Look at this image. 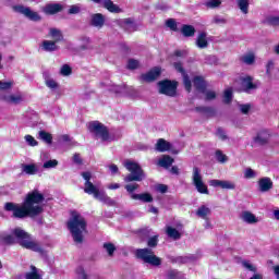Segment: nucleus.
<instances>
[{
  "label": "nucleus",
  "instance_id": "f257e3e1",
  "mask_svg": "<svg viewBox=\"0 0 279 279\" xmlns=\"http://www.w3.org/2000/svg\"><path fill=\"white\" fill-rule=\"evenodd\" d=\"M43 202H45V195L38 190H33L29 192L22 205L14 203H5L4 210L8 213H13L15 219H25V217H37L43 213Z\"/></svg>",
  "mask_w": 279,
  "mask_h": 279
},
{
  "label": "nucleus",
  "instance_id": "f03ea898",
  "mask_svg": "<svg viewBox=\"0 0 279 279\" xmlns=\"http://www.w3.org/2000/svg\"><path fill=\"white\" fill-rule=\"evenodd\" d=\"M1 243L4 245H14V243H20L22 247L25 250H32V252H43V247L36 241V239L32 238L29 233H27L22 228H14L11 230L10 234H3L0 236Z\"/></svg>",
  "mask_w": 279,
  "mask_h": 279
},
{
  "label": "nucleus",
  "instance_id": "7ed1b4c3",
  "mask_svg": "<svg viewBox=\"0 0 279 279\" xmlns=\"http://www.w3.org/2000/svg\"><path fill=\"white\" fill-rule=\"evenodd\" d=\"M86 226V219L80 213H71V218L68 221V230H70L74 243H84V235L87 232Z\"/></svg>",
  "mask_w": 279,
  "mask_h": 279
},
{
  "label": "nucleus",
  "instance_id": "20e7f679",
  "mask_svg": "<svg viewBox=\"0 0 279 279\" xmlns=\"http://www.w3.org/2000/svg\"><path fill=\"white\" fill-rule=\"evenodd\" d=\"M81 175L83 180H85L84 192L87 193V195H93L95 199H98L104 204H108L109 206H112L114 204V201H112V198H110V196H108L106 192L99 191V187L90 182V179L93 178V173H90V171L82 172Z\"/></svg>",
  "mask_w": 279,
  "mask_h": 279
},
{
  "label": "nucleus",
  "instance_id": "39448f33",
  "mask_svg": "<svg viewBox=\"0 0 279 279\" xmlns=\"http://www.w3.org/2000/svg\"><path fill=\"white\" fill-rule=\"evenodd\" d=\"M125 169L130 171V174L124 178L126 182H143L145 180V173L137 162L126 161L124 163Z\"/></svg>",
  "mask_w": 279,
  "mask_h": 279
},
{
  "label": "nucleus",
  "instance_id": "423d86ee",
  "mask_svg": "<svg viewBox=\"0 0 279 279\" xmlns=\"http://www.w3.org/2000/svg\"><path fill=\"white\" fill-rule=\"evenodd\" d=\"M192 184L195 186L197 193H201V195H208V185L204 182L202 170L197 167H194L192 171Z\"/></svg>",
  "mask_w": 279,
  "mask_h": 279
},
{
  "label": "nucleus",
  "instance_id": "0eeeda50",
  "mask_svg": "<svg viewBox=\"0 0 279 279\" xmlns=\"http://www.w3.org/2000/svg\"><path fill=\"white\" fill-rule=\"evenodd\" d=\"M137 258L144 260V263H148V265H153L154 267H158L161 263L160 257L154 255V252L150 248H140L136 251Z\"/></svg>",
  "mask_w": 279,
  "mask_h": 279
},
{
  "label": "nucleus",
  "instance_id": "6e6552de",
  "mask_svg": "<svg viewBox=\"0 0 279 279\" xmlns=\"http://www.w3.org/2000/svg\"><path fill=\"white\" fill-rule=\"evenodd\" d=\"M159 93L161 95H167L168 97H175V93H178V82L175 81H160L158 83Z\"/></svg>",
  "mask_w": 279,
  "mask_h": 279
},
{
  "label": "nucleus",
  "instance_id": "1a4fd4ad",
  "mask_svg": "<svg viewBox=\"0 0 279 279\" xmlns=\"http://www.w3.org/2000/svg\"><path fill=\"white\" fill-rule=\"evenodd\" d=\"M88 129L96 138H100L101 141H108L110 138V135H108V129L99 122L89 123Z\"/></svg>",
  "mask_w": 279,
  "mask_h": 279
},
{
  "label": "nucleus",
  "instance_id": "9d476101",
  "mask_svg": "<svg viewBox=\"0 0 279 279\" xmlns=\"http://www.w3.org/2000/svg\"><path fill=\"white\" fill-rule=\"evenodd\" d=\"M240 90L243 93H252V90H256L258 88V85L253 82L252 76L247 75L240 77Z\"/></svg>",
  "mask_w": 279,
  "mask_h": 279
},
{
  "label": "nucleus",
  "instance_id": "9b49d317",
  "mask_svg": "<svg viewBox=\"0 0 279 279\" xmlns=\"http://www.w3.org/2000/svg\"><path fill=\"white\" fill-rule=\"evenodd\" d=\"M0 99L5 104H11L13 106H16L19 104H22L24 98H23V94L21 92H17L15 94H2L0 95Z\"/></svg>",
  "mask_w": 279,
  "mask_h": 279
},
{
  "label": "nucleus",
  "instance_id": "f8f14e48",
  "mask_svg": "<svg viewBox=\"0 0 279 279\" xmlns=\"http://www.w3.org/2000/svg\"><path fill=\"white\" fill-rule=\"evenodd\" d=\"M14 10L15 12H19L20 14L26 16V19H29V21H40L39 14L29 9L28 7L16 5L14 7Z\"/></svg>",
  "mask_w": 279,
  "mask_h": 279
},
{
  "label": "nucleus",
  "instance_id": "ddd939ff",
  "mask_svg": "<svg viewBox=\"0 0 279 279\" xmlns=\"http://www.w3.org/2000/svg\"><path fill=\"white\" fill-rule=\"evenodd\" d=\"M209 186H214L215 189L219 187V189H225L227 191H234V189H236V184L232 181H228V180H210L209 181Z\"/></svg>",
  "mask_w": 279,
  "mask_h": 279
},
{
  "label": "nucleus",
  "instance_id": "4468645a",
  "mask_svg": "<svg viewBox=\"0 0 279 279\" xmlns=\"http://www.w3.org/2000/svg\"><path fill=\"white\" fill-rule=\"evenodd\" d=\"M174 69H175V71H178L179 73L182 74L185 90H187V93H191V88L193 85L191 83V78H189V74H186V72H184V68L182 66V63L175 62Z\"/></svg>",
  "mask_w": 279,
  "mask_h": 279
},
{
  "label": "nucleus",
  "instance_id": "2eb2a0df",
  "mask_svg": "<svg viewBox=\"0 0 279 279\" xmlns=\"http://www.w3.org/2000/svg\"><path fill=\"white\" fill-rule=\"evenodd\" d=\"M160 73H161L160 68H158V66L153 68L146 74H142L141 81L142 82H155V80H158V77H160Z\"/></svg>",
  "mask_w": 279,
  "mask_h": 279
},
{
  "label": "nucleus",
  "instance_id": "dca6fc26",
  "mask_svg": "<svg viewBox=\"0 0 279 279\" xmlns=\"http://www.w3.org/2000/svg\"><path fill=\"white\" fill-rule=\"evenodd\" d=\"M240 219L241 221H243L244 223H248L250 226L254 225V223H258V217H256V215H254L252 211H247L244 210L240 214Z\"/></svg>",
  "mask_w": 279,
  "mask_h": 279
},
{
  "label": "nucleus",
  "instance_id": "f3484780",
  "mask_svg": "<svg viewBox=\"0 0 279 279\" xmlns=\"http://www.w3.org/2000/svg\"><path fill=\"white\" fill-rule=\"evenodd\" d=\"M106 23V16L101 13H95L92 15L90 25L92 27H97V29H101Z\"/></svg>",
  "mask_w": 279,
  "mask_h": 279
},
{
  "label": "nucleus",
  "instance_id": "a211bd4d",
  "mask_svg": "<svg viewBox=\"0 0 279 279\" xmlns=\"http://www.w3.org/2000/svg\"><path fill=\"white\" fill-rule=\"evenodd\" d=\"M102 8L108 10V12H111V14H121V12H123V10L119 5L114 4L112 0H102Z\"/></svg>",
  "mask_w": 279,
  "mask_h": 279
},
{
  "label": "nucleus",
  "instance_id": "6ab92c4d",
  "mask_svg": "<svg viewBox=\"0 0 279 279\" xmlns=\"http://www.w3.org/2000/svg\"><path fill=\"white\" fill-rule=\"evenodd\" d=\"M43 270L36 268V266H31V271L25 272V279H43Z\"/></svg>",
  "mask_w": 279,
  "mask_h": 279
},
{
  "label": "nucleus",
  "instance_id": "aec40b11",
  "mask_svg": "<svg viewBox=\"0 0 279 279\" xmlns=\"http://www.w3.org/2000/svg\"><path fill=\"white\" fill-rule=\"evenodd\" d=\"M258 186L262 193H267L274 186V182L269 178H263L258 181Z\"/></svg>",
  "mask_w": 279,
  "mask_h": 279
},
{
  "label": "nucleus",
  "instance_id": "412c9836",
  "mask_svg": "<svg viewBox=\"0 0 279 279\" xmlns=\"http://www.w3.org/2000/svg\"><path fill=\"white\" fill-rule=\"evenodd\" d=\"M264 25H270L271 27H279V15L268 14L263 20Z\"/></svg>",
  "mask_w": 279,
  "mask_h": 279
},
{
  "label": "nucleus",
  "instance_id": "4be33fe9",
  "mask_svg": "<svg viewBox=\"0 0 279 279\" xmlns=\"http://www.w3.org/2000/svg\"><path fill=\"white\" fill-rule=\"evenodd\" d=\"M131 198L143 202L144 204H150V202H154V196H151L149 193L132 194Z\"/></svg>",
  "mask_w": 279,
  "mask_h": 279
},
{
  "label": "nucleus",
  "instance_id": "5701e85b",
  "mask_svg": "<svg viewBox=\"0 0 279 279\" xmlns=\"http://www.w3.org/2000/svg\"><path fill=\"white\" fill-rule=\"evenodd\" d=\"M45 14H58V12H62V4L60 3H50L44 8Z\"/></svg>",
  "mask_w": 279,
  "mask_h": 279
},
{
  "label": "nucleus",
  "instance_id": "b1692460",
  "mask_svg": "<svg viewBox=\"0 0 279 279\" xmlns=\"http://www.w3.org/2000/svg\"><path fill=\"white\" fill-rule=\"evenodd\" d=\"M196 47H198V49H206V47H208L207 34L205 32L198 34L196 38Z\"/></svg>",
  "mask_w": 279,
  "mask_h": 279
},
{
  "label": "nucleus",
  "instance_id": "393cba45",
  "mask_svg": "<svg viewBox=\"0 0 279 279\" xmlns=\"http://www.w3.org/2000/svg\"><path fill=\"white\" fill-rule=\"evenodd\" d=\"M193 84L198 93H204V90H206V82L202 76H195Z\"/></svg>",
  "mask_w": 279,
  "mask_h": 279
},
{
  "label": "nucleus",
  "instance_id": "a878e982",
  "mask_svg": "<svg viewBox=\"0 0 279 279\" xmlns=\"http://www.w3.org/2000/svg\"><path fill=\"white\" fill-rule=\"evenodd\" d=\"M254 141L258 144V145H265L266 143H268L269 141V132L268 131H260L256 137L254 138Z\"/></svg>",
  "mask_w": 279,
  "mask_h": 279
},
{
  "label": "nucleus",
  "instance_id": "bb28decb",
  "mask_svg": "<svg viewBox=\"0 0 279 279\" xmlns=\"http://www.w3.org/2000/svg\"><path fill=\"white\" fill-rule=\"evenodd\" d=\"M155 149L157 151H169L171 149V144L162 138L157 141V144L155 146Z\"/></svg>",
  "mask_w": 279,
  "mask_h": 279
},
{
  "label": "nucleus",
  "instance_id": "cd10ccee",
  "mask_svg": "<svg viewBox=\"0 0 279 279\" xmlns=\"http://www.w3.org/2000/svg\"><path fill=\"white\" fill-rule=\"evenodd\" d=\"M159 167H163V169H169L173 165V158L169 155H163L159 160H158Z\"/></svg>",
  "mask_w": 279,
  "mask_h": 279
},
{
  "label": "nucleus",
  "instance_id": "c85d7f7f",
  "mask_svg": "<svg viewBox=\"0 0 279 279\" xmlns=\"http://www.w3.org/2000/svg\"><path fill=\"white\" fill-rule=\"evenodd\" d=\"M56 43L57 41L44 40L41 43L43 51H58V45H56Z\"/></svg>",
  "mask_w": 279,
  "mask_h": 279
},
{
  "label": "nucleus",
  "instance_id": "c756f323",
  "mask_svg": "<svg viewBox=\"0 0 279 279\" xmlns=\"http://www.w3.org/2000/svg\"><path fill=\"white\" fill-rule=\"evenodd\" d=\"M236 5L242 14H250V0H236Z\"/></svg>",
  "mask_w": 279,
  "mask_h": 279
},
{
  "label": "nucleus",
  "instance_id": "7c9ffc66",
  "mask_svg": "<svg viewBox=\"0 0 279 279\" xmlns=\"http://www.w3.org/2000/svg\"><path fill=\"white\" fill-rule=\"evenodd\" d=\"M22 171L27 175H36L38 173V166L31 163L22 166Z\"/></svg>",
  "mask_w": 279,
  "mask_h": 279
},
{
  "label": "nucleus",
  "instance_id": "2f4dec72",
  "mask_svg": "<svg viewBox=\"0 0 279 279\" xmlns=\"http://www.w3.org/2000/svg\"><path fill=\"white\" fill-rule=\"evenodd\" d=\"M210 209L208 208V206L206 205H202L197 211L196 215L197 217H199L201 219H208V215H210Z\"/></svg>",
  "mask_w": 279,
  "mask_h": 279
},
{
  "label": "nucleus",
  "instance_id": "473e14b6",
  "mask_svg": "<svg viewBox=\"0 0 279 279\" xmlns=\"http://www.w3.org/2000/svg\"><path fill=\"white\" fill-rule=\"evenodd\" d=\"M38 138H40V141H44V143H47L48 145H51V143H53V136L50 133H47V131H39Z\"/></svg>",
  "mask_w": 279,
  "mask_h": 279
},
{
  "label": "nucleus",
  "instance_id": "72a5a7b5",
  "mask_svg": "<svg viewBox=\"0 0 279 279\" xmlns=\"http://www.w3.org/2000/svg\"><path fill=\"white\" fill-rule=\"evenodd\" d=\"M181 32L185 37L195 36V27L191 25H183Z\"/></svg>",
  "mask_w": 279,
  "mask_h": 279
},
{
  "label": "nucleus",
  "instance_id": "f704fd0d",
  "mask_svg": "<svg viewBox=\"0 0 279 279\" xmlns=\"http://www.w3.org/2000/svg\"><path fill=\"white\" fill-rule=\"evenodd\" d=\"M49 34L51 38L54 39V43H60L62 40V32L58 28H50Z\"/></svg>",
  "mask_w": 279,
  "mask_h": 279
},
{
  "label": "nucleus",
  "instance_id": "c9c22d12",
  "mask_svg": "<svg viewBox=\"0 0 279 279\" xmlns=\"http://www.w3.org/2000/svg\"><path fill=\"white\" fill-rule=\"evenodd\" d=\"M167 234L170 236V239H174L175 241H178V239L181 236L180 231L172 227L167 228Z\"/></svg>",
  "mask_w": 279,
  "mask_h": 279
},
{
  "label": "nucleus",
  "instance_id": "e433bc0d",
  "mask_svg": "<svg viewBox=\"0 0 279 279\" xmlns=\"http://www.w3.org/2000/svg\"><path fill=\"white\" fill-rule=\"evenodd\" d=\"M45 84L51 90H56V88H58V82H56V80H53V78H51L49 76L45 77Z\"/></svg>",
  "mask_w": 279,
  "mask_h": 279
},
{
  "label": "nucleus",
  "instance_id": "4c0bfd02",
  "mask_svg": "<svg viewBox=\"0 0 279 279\" xmlns=\"http://www.w3.org/2000/svg\"><path fill=\"white\" fill-rule=\"evenodd\" d=\"M242 62H244V64H252L253 62H255L256 57L254 56V53H246L241 58Z\"/></svg>",
  "mask_w": 279,
  "mask_h": 279
},
{
  "label": "nucleus",
  "instance_id": "58836bf2",
  "mask_svg": "<svg viewBox=\"0 0 279 279\" xmlns=\"http://www.w3.org/2000/svg\"><path fill=\"white\" fill-rule=\"evenodd\" d=\"M256 175H258V173L256 171H254V169H252V168H246L244 170L245 180H253V178H256Z\"/></svg>",
  "mask_w": 279,
  "mask_h": 279
},
{
  "label": "nucleus",
  "instance_id": "ea45409f",
  "mask_svg": "<svg viewBox=\"0 0 279 279\" xmlns=\"http://www.w3.org/2000/svg\"><path fill=\"white\" fill-rule=\"evenodd\" d=\"M204 5L214 10L215 8H219V5H221V0H207L205 1Z\"/></svg>",
  "mask_w": 279,
  "mask_h": 279
},
{
  "label": "nucleus",
  "instance_id": "a19ab883",
  "mask_svg": "<svg viewBox=\"0 0 279 279\" xmlns=\"http://www.w3.org/2000/svg\"><path fill=\"white\" fill-rule=\"evenodd\" d=\"M215 156L218 162H220L221 165L226 163V161L228 160V156H226V154H223V151L221 150H216Z\"/></svg>",
  "mask_w": 279,
  "mask_h": 279
},
{
  "label": "nucleus",
  "instance_id": "79ce46f5",
  "mask_svg": "<svg viewBox=\"0 0 279 279\" xmlns=\"http://www.w3.org/2000/svg\"><path fill=\"white\" fill-rule=\"evenodd\" d=\"M57 167H58V160L56 159L48 160L43 165L44 169H56Z\"/></svg>",
  "mask_w": 279,
  "mask_h": 279
},
{
  "label": "nucleus",
  "instance_id": "37998d69",
  "mask_svg": "<svg viewBox=\"0 0 279 279\" xmlns=\"http://www.w3.org/2000/svg\"><path fill=\"white\" fill-rule=\"evenodd\" d=\"M104 247L108 253V256H113L114 252L117 251V247L112 243H105Z\"/></svg>",
  "mask_w": 279,
  "mask_h": 279
},
{
  "label": "nucleus",
  "instance_id": "c03bdc74",
  "mask_svg": "<svg viewBox=\"0 0 279 279\" xmlns=\"http://www.w3.org/2000/svg\"><path fill=\"white\" fill-rule=\"evenodd\" d=\"M24 140L27 143V145H29V147L38 146V141H36V138H34V136L32 135H25Z\"/></svg>",
  "mask_w": 279,
  "mask_h": 279
},
{
  "label": "nucleus",
  "instance_id": "a18cd8bd",
  "mask_svg": "<svg viewBox=\"0 0 279 279\" xmlns=\"http://www.w3.org/2000/svg\"><path fill=\"white\" fill-rule=\"evenodd\" d=\"M225 104H230L232 101V88H227L223 94Z\"/></svg>",
  "mask_w": 279,
  "mask_h": 279
},
{
  "label": "nucleus",
  "instance_id": "49530a36",
  "mask_svg": "<svg viewBox=\"0 0 279 279\" xmlns=\"http://www.w3.org/2000/svg\"><path fill=\"white\" fill-rule=\"evenodd\" d=\"M166 25L172 32H177L178 31V23L173 19H169L168 21H166Z\"/></svg>",
  "mask_w": 279,
  "mask_h": 279
},
{
  "label": "nucleus",
  "instance_id": "de8ad7c7",
  "mask_svg": "<svg viewBox=\"0 0 279 279\" xmlns=\"http://www.w3.org/2000/svg\"><path fill=\"white\" fill-rule=\"evenodd\" d=\"M201 93H203L205 95L207 101H210V100L215 99V97H217V94H215L214 90L204 89V92H201Z\"/></svg>",
  "mask_w": 279,
  "mask_h": 279
},
{
  "label": "nucleus",
  "instance_id": "09e8293b",
  "mask_svg": "<svg viewBox=\"0 0 279 279\" xmlns=\"http://www.w3.org/2000/svg\"><path fill=\"white\" fill-rule=\"evenodd\" d=\"M82 7L80 4H73L69 9V14H80Z\"/></svg>",
  "mask_w": 279,
  "mask_h": 279
},
{
  "label": "nucleus",
  "instance_id": "8fccbe9b",
  "mask_svg": "<svg viewBox=\"0 0 279 279\" xmlns=\"http://www.w3.org/2000/svg\"><path fill=\"white\" fill-rule=\"evenodd\" d=\"M141 63L138 62V60L136 59H130L128 62V69L134 70V69H138V65Z\"/></svg>",
  "mask_w": 279,
  "mask_h": 279
},
{
  "label": "nucleus",
  "instance_id": "3c124183",
  "mask_svg": "<svg viewBox=\"0 0 279 279\" xmlns=\"http://www.w3.org/2000/svg\"><path fill=\"white\" fill-rule=\"evenodd\" d=\"M14 83L0 81V90H10Z\"/></svg>",
  "mask_w": 279,
  "mask_h": 279
},
{
  "label": "nucleus",
  "instance_id": "603ef678",
  "mask_svg": "<svg viewBox=\"0 0 279 279\" xmlns=\"http://www.w3.org/2000/svg\"><path fill=\"white\" fill-rule=\"evenodd\" d=\"M147 245L148 247H156L158 245V235L148 239Z\"/></svg>",
  "mask_w": 279,
  "mask_h": 279
},
{
  "label": "nucleus",
  "instance_id": "864d4df0",
  "mask_svg": "<svg viewBox=\"0 0 279 279\" xmlns=\"http://www.w3.org/2000/svg\"><path fill=\"white\" fill-rule=\"evenodd\" d=\"M125 189H126L128 193H131V195H134V191H136V189H138V184H136V183L128 184V185H125Z\"/></svg>",
  "mask_w": 279,
  "mask_h": 279
},
{
  "label": "nucleus",
  "instance_id": "5fc2aeb1",
  "mask_svg": "<svg viewBox=\"0 0 279 279\" xmlns=\"http://www.w3.org/2000/svg\"><path fill=\"white\" fill-rule=\"evenodd\" d=\"M242 266H243L245 269H248V271H254V272H256V268L254 267V265H252V263H250V262H247V260L242 262Z\"/></svg>",
  "mask_w": 279,
  "mask_h": 279
},
{
  "label": "nucleus",
  "instance_id": "6e6d98bb",
  "mask_svg": "<svg viewBox=\"0 0 279 279\" xmlns=\"http://www.w3.org/2000/svg\"><path fill=\"white\" fill-rule=\"evenodd\" d=\"M60 73H61V75H64V76L71 75V66H69L68 64H64L61 68Z\"/></svg>",
  "mask_w": 279,
  "mask_h": 279
},
{
  "label": "nucleus",
  "instance_id": "4d7b16f0",
  "mask_svg": "<svg viewBox=\"0 0 279 279\" xmlns=\"http://www.w3.org/2000/svg\"><path fill=\"white\" fill-rule=\"evenodd\" d=\"M216 134L221 141H226L228 138V135H226V131H223V129H218Z\"/></svg>",
  "mask_w": 279,
  "mask_h": 279
},
{
  "label": "nucleus",
  "instance_id": "13d9d810",
  "mask_svg": "<svg viewBox=\"0 0 279 279\" xmlns=\"http://www.w3.org/2000/svg\"><path fill=\"white\" fill-rule=\"evenodd\" d=\"M271 71H274V61H268L266 65V73L268 77H271Z\"/></svg>",
  "mask_w": 279,
  "mask_h": 279
},
{
  "label": "nucleus",
  "instance_id": "bf43d9fd",
  "mask_svg": "<svg viewBox=\"0 0 279 279\" xmlns=\"http://www.w3.org/2000/svg\"><path fill=\"white\" fill-rule=\"evenodd\" d=\"M239 108H240V111L242 112V114H247V112H250V109L252 108V106L246 104V105H240Z\"/></svg>",
  "mask_w": 279,
  "mask_h": 279
},
{
  "label": "nucleus",
  "instance_id": "052dcab7",
  "mask_svg": "<svg viewBox=\"0 0 279 279\" xmlns=\"http://www.w3.org/2000/svg\"><path fill=\"white\" fill-rule=\"evenodd\" d=\"M156 191L158 192V193H167V185H165V184H158V185H156Z\"/></svg>",
  "mask_w": 279,
  "mask_h": 279
},
{
  "label": "nucleus",
  "instance_id": "680f3d73",
  "mask_svg": "<svg viewBox=\"0 0 279 279\" xmlns=\"http://www.w3.org/2000/svg\"><path fill=\"white\" fill-rule=\"evenodd\" d=\"M109 170L111 171L112 175L119 173V167H117L114 163L109 166Z\"/></svg>",
  "mask_w": 279,
  "mask_h": 279
},
{
  "label": "nucleus",
  "instance_id": "e2e57ef3",
  "mask_svg": "<svg viewBox=\"0 0 279 279\" xmlns=\"http://www.w3.org/2000/svg\"><path fill=\"white\" fill-rule=\"evenodd\" d=\"M121 185L119 183H111L107 186L110 191H117V189H120Z\"/></svg>",
  "mask_w": 279,
  "mask_h": 279
},
{
  "label": "nucleus",
  "instance_id": "0e129e2a",
  "mask_svg": "<svg viewBox=\"0 0 279 279\" xmlns=\"http://www.w3.org/2000/svg\"><path fill=\"white\" fill-rule=\"evenodd\" d=\"M73 161L76 163V165H82V158L80 157V154H75L73 156Z\"/></svg>",
  "mask_w": 279,
  "mask_h": 279
},
{
  "label": "nucleus",
  "instance_id": "69168bd1",
  "mask_svg": "<svg viewBox=\"0 0 279 279\" xmlns=\"http://www.w3.org/2000/svg\"><path fill=\"white\" fill-rule=\"evenodd\" d=\"M211 23H216V24H219V23H226V21L223 19H221L220 16H215L211 21Z\"/></svg>",
  "mask_w": 279,
  "mask_h": 279
},
{
  "label": "nucleus",
  "instance_id": "338daca9",
  "mask_svg": "<svg viewBox=\"0 0 279 279\" xmlns=\"http://www.w3.org/2000/svg\"><path fill=\"white\" fill-rule=\"evenodd\" d=\"M274 272L277 279H279V266L274 267Z\"/></svg>",
  "mask_w": 279,
  "mask_h": 279
},
{
  "label": "nucleus",
  "instance_id": "774afa93",
  "mask_svg": "<svg viewBox=\"0 0 279 279\" xmlns=\"http://www.w3.org/2000/svg\"><path fill=\"white\" fill-rule=\"evenodd\" d=\"M250 279H263V275L262 274H255Z\"/></svg>",
  "mask_w": 279,
  "mask_h": 279
}]
</instances>
